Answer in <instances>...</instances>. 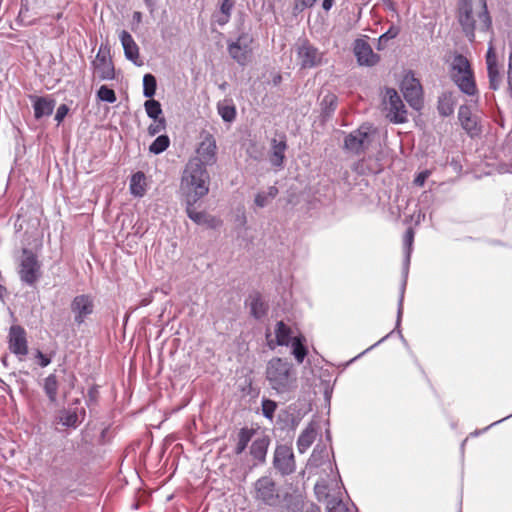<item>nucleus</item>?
<instances>
[{"label": "nucleus", "mask_w": 512, "mask_h": 512, "mask_svg": "<svg viewBox=\"0 0 512 512\" xmlns=\"http://www.w3.org/2000/svg\"><path fill=\"white\" fill-rule=\"evenodd\" d=\"M298 58L302 68H313L321 64L322 53L308 42L298 47Z\"/></svg>", "instance_id": "obj_17"}, {"label": "nucleus", "mask_w": 512, "mask_h": 512, "mask_svg": "<svg viewBox=\"0 0 512 512\" xmlns=\"http://www.w3.org/2000/svg\"><path fill=\"white\" fill-rule=\"evenodd\" d=\"M130 193L135 197H143L146 193V176L142 171L134 173L130 179Z\"/></svg>", "instance_id": "obj_26"}, {"label": "nucleus", "mask_w": 512, "mask_h": 512, "mask_svg": "<svg viewBox=\"0 0 512 512\" xmlns=\"http://www.w3.org/2000/svg\"><path fill=\"white\" fill-rule=\"evenodd\" d=\"M36 358L38 359V364L41 367H46L51 363V358L43 354L41 351H37Z\"/></svg>", "instance_id": "obj_49"}, {"label": "nucleus", "mask_w": 512, "mask_h": 512, "mask_svg": "<svg viewBox=\"0 0 512 512\" xmlns=\"http://www.w3.org/2000/svg\"><path fill=\"white\" fill-rule=\"evenodd\" d=\"M276 408L277 404L275 401L270 399L262 400V413L267 419H273Z\"/></svg>", "instance_id": "obj_44"}, {"label": "nucleus", "mask_w": 512, "mask_h": 512, "mask_svg": "<svg viewBox=\"0 0 512 512\" xmlns=\"http://www.w3.org/2000/svg\"><path fill=\"white\" fill-rule=\"evenodd\" d=\"M334 4V0H323L322 7L324 10L329 11Z\"/></svg>", "instance_id": "obj_55"}, {"label": "nucleus", "mask_w": 512, "mask_h": 512, "mask_svg": "<svg viewBox=\"0 0 512 512\" xmlns=\"http://www.w3.org/2000/svg\"><path fill=\"white\" fill-rule=\"evenodd\" d=\"M323 102L325 104H328L329 108L333 111L335 109V105H336V96L335 95H327L323 99Z\"/></svg>", "instance_id": "obj_52"}, {"label": "nucleus", "mask_w": 512, "mask_h": 512, "mask_svg": "<svg viewBox=\"0 0 512 512\" xmlns=\"http://www.w3.org/2000/svg\"><path fill=\"white\" fill-rule=\"evenodd\" d=\"M35 118L40 119L43 116H49L54 109V102L44 97H36L34 101Z\"/></svg>", "instance_id": "obj_28"}, {"label": "nucleus", "mask_w": 512, "mask_h": 512, "mask_svg": "<svg viewBox=\"0 0 512 512\" xmlns=\"http://www.w3.org/2000/svg\"><path fill=\"white\" fill-rule=\"evenodd\" d=\"M254 434V429H250L247 427L240 429L237 437V444L234 449L236 455H240L245 451L249 442L252 440Z\"/></svg>", "instance_id": "obj_30"}, {"label": "nucleus", "mask_w": 512, "mask_h": 512, "mask_svg": "<svg viewBox=\"0 0 512 512\" xmlns=\"http://www.w3.org/2000/svg\"><path fill=\"white\" fill-rule=\"evenodd\" d=\"M97 96L101 101L114 103L117 98L113 89L109 88L106 85H102L97 91Z\"/></svg>", "instance_id": "obj_42"}, {"label": "nucleus", "mask_w": 512, "mask_h": 512, "mask_svg": "<svg viewBox=\"0 0 512 512\" xmlns=\"http://www.w3.org/2000/svg\"><path fill=\"white\" fill-rule=\"evenodd\" d=\"M216 140L208 134L206 135L196 150V156L189 160H198L201 167L211 166L216 163Z\"/></svg>", "instance_id": "obj_12"}, {"label": "nucleus", "mask_w": 512, "mask_h": 512, "mask_svg": "<svg viewBox=\"0 0 512 512\" xmlns=\"http://www.w3.org/2000/svg\"><path fill=\"white\" fill-rule=\"evenodd\" d=\"M438 111L442 116H449L454 111V98L452 93H443L438 100Z\"/></svg>", "instance_id": "obj_32"}, {"label": "nucleus", "mask_w": 512, "mask_h": 512, "mask_svg": "<svg viewBox=\"0 0 512 512\" xmlns=\"http://www.w3.org/2000/svg\"><path fill=\"white\" fill-rule=\"evenodd\" d=\"M397 35V32L396 31H393L392 29H390L389 31H387L386 33L382 34L380 37H379V49H380V45L382 44V40H390V39H393L395 36Z\"/></svg>", "instance_id": "obj_51"}, {"label": "nucleus", "mask_w": 512, "mask_h": 512, "mask_svg": "<svg viewBox=\"0 0 512 512\" xmlns=\"http://www.w3.org/2000/svg\"><path fill=\"white\" fill-rule=\"evenodd\" d=\"M414 241V231L412 228H409L403 239V245H404V262H403V274H404V281L401 287L400 292V298L398 301V310H397V320H396V329L399 328L401 323V318L403 314V299H404V291H405V285H406V278L409 271V265H410V258L412 253V246Z\"/></svg>", "instance_id": "obj_9"}, {"label": "nucleus", "mask_w": 512, "mask_h": 512, "mask_svg": "<svg viewBox=\"0 0 512 512\" xmlns=\"http://www.w3.org/2000/svg\"><path fill=\"white\" fill-rule=\"evenodd\" d=\"M287 149V144L285 140V136H280L278 138H273L271 141V152H270V163L272 166L276 168H282L285 159V151Z\"/></svg>", "instance_id": "obj_19"}, {"label": "nucleus", "mask_w": 512, "mask_h": 512, "mask_svg": "<svg viewBox=\"0 0 512 512\" xmlns=\"http://www.w3.org/2000/svg\"><path fill=\"white\" fill-rule=\"evenodd\" d=\"M82 414H85V410L82 408L80 411Z\"/></svg>", "instance_id": "obj_62"}, {"label": "nucleus", "mask_w": 512, "mask_h": 512, "mask_svg": "<svg viewBox=\"0 0 512 512\" xmlns=\"http://www.w3.org/2000/svg\"><path fill=\"white\" fill-rule=\"evenodd\" d=\"M405 100L409 105L419 110L422 107V87L420 82L413 75H406L401 84Z\"/></svg>", "instance_id": "obj_13"}, {"label": "nucleus", "mask_w": 512, "mask_h": 512, "mask_svg": "<svg viewBox=\"0 0 512 512\" xmlns=\"http://www.w3.org/2000/svg\"><path fill=\"white\" fill-rule=\"evenodd\" d=\"M390 334H387L386 336H384L383 338H381L378 342H376L375 344H373L372 346H370L369 348H367L365 351H363L362 353H360L358 356H356L353 360L361 357L362 355H364L365 353H367L368 351L372 350L373 348H375L376 346H378L380 343L384 342L388 337H389Z\"/></svg>", "instance_id": "obj_53"}, {"label": "nucleus", "mask_w": 512, "mask_h": 512, "mask_svg": "<svg viewBox=\"0 0 512 512\" xmlns=\"http://www.w3.org/2000/svg\"><path fill=\"white\" fill-rule=\"evenodd\" d=\"M486 65L489 78V87L492 90H498L502 83V76L498 67L496 52L492 44L489 45L486 53Z\"/></svg>", "instance_id": "obj_16"}, {"label": "nucleus", "mask_w": 512, "mask_h": 512, "mask_svg": "<svg viewBox=\"0 0 512 512\" xmlns=\"http://www.w3.org/2000/svg\"><path fill=\"white\" fill-rule=\"evenodd\" d=\"M94 73L100 80H112L115 76L114 66L111 61L109 50L101 46L92 62Z\"/></svg>", "instance_id": "obj_14"}, {"label": "nucleus", "mask_w": 512, "mask_h": 512, "mask_svg": "<svg viewBox=\"0 0 512 512\" xmlns=\"http://www.w3.org/2000/svg\"><path fill=\"white\" fill-rule=\"evenodd\" d=\"M255 498L262 503L275 506L279 502V493L274 480L268 476L259 478L255 482Z\"/></svg>", "instance_id": "obj_11"}, {"label": "nucleus", "mask_w": 512, "mask_h": 512, "mask_svg": "<svg viewBox=\"0 0 512 512\" xmlns=\"http://www.w3.org/2000/svg\"><path fill=\"white\" fill-rule=\"evenodd\" d=\"M41 265L37 256L29 249H23L20 259L19 276L22 282L33 286L40 277Z\"/></svg>", "instance_id": "obj_5"}, {"label": "nucleus", "mask_w": 512, "mask_h": 512, "mask_svg": "<svg viewBox=\"0 0 512 512\" xmlns=\"http://www.w3.org/2000/svg\"><path fill=\"white\" fill-rule=\"evenodd\" d=\"M267 305L259 295L250 297V310L253 317L260 319L267 313Z\"/></svg>", "instance_id": "obj_35"}, {"label": "nucleus", "mask_w": 512, "mask_h": 512, "mask_svg": "<svg viewBox=\"0 0 512 512\" xmlns=\"http://www.w3.org/2000/svg\"><path fill=\"white\" fill-rule=\"evenodd\" d=\"M398 333H399V335H400L401 340H402L403 342H405L404 336L401 334V331H400V330L398 331Z\"/></svg>", "instance_id": "obj_60"}, {"label": "nucleus", "mask_w": 512, "mask_h": 512, "mask_svg": "<svg viewBox=\"0 0 512 512\" xmlns=\"http://www.w3.org/2000/svg\"><path fill=\"white\" fill-rule=\"evenodd\" d=\"M94 308V299L91 295L80 294L75 296L70 303L74 324L81 326L93 314Z\"/></svg>", "instance_id": "obj_8"}, {"label": "nucleus", "mask_w": 512, "mask_h": 512, "mask_svg": "<svg viewBox=\"0 0 512 512\" xmlns=\"http://www.w3.org/2000/svg\"><path fill=\"white\" fill-rule=\"evenodd\" d=\"M165 128H166L165 118L161 117L158 120H154V123L149 125V127H148V134L150 136H155L156 134H158L161 131L165 130Z\"/></svg>", "instance_id": "obj_45"}, {"label": "nucleus", "mask_w": 512, "mask_h": 512, "mask_svg": "<svg viewBox=\"0 0 512 512\" xmlns=\"http://www.w3.org/2000/svg\"><path fill=\"white\" fill-rule=\"evenodd\" d=\"M327 512H352L348 504L343 501L339 495H326Z\"/></svg>", "instance_id": "obj_29"}, {"label": "nucleus", "mask_w": 512, "mask_h": 512, "mask_svg": "<svg viewBox=\"0 0 512 512\" xmlns=\"http://www.w3.org/2000/svg\"><path fill=\"white\" fill-rule=\"evenodd\" d=\"M317 0H295V9L303 11L307 7L313 6Z\"/></svg>", "instance_id": "obj_48"}, {"label": "nucleus", "mask_w": 512, "mask_h": 512, "mask_svg": "<svg viewBox=\"0 0 512 512\" xmlns=\"http://www.w3.org/2000/svg\"><path fill=\"white\" fill-rule=\"evenodd\" d=\"M450 77L451 79L456 78L459 75H467V72L471 71V65L468 59L462 54H455L450 64Z\"/></svg>", "instance_id": "obj_24"}, {"label": "nucleus", "mask_w": 512, "mask_h": 512, "mask_svg": "<svg viewBox=\"0 0 512 512\" xmlns=\"http://www.w3.org/2000/svg\"><path fill=\"white\" fill-rule=\"evenodd\" d=\"M431 175L430 170H424L418 173L414 179V184L416 186L422 187L425 184L427 178Z\"/></svg>", "instance_id": "obj_46"}, {"label": "nucleus", "mask_w": 512, "mask_h": 512, "mask_svg": "<svg viewBox=\"0 0 512 512\" xmlns=\"http://www.w3.org/2000/svg\"><path fill=\"white\" fill-rule=\"evenodd\" d=\"M458 119L461 123L462 128L471 136H474L478 133L479 129L477 127V122L472 117V113L469 107L462 105L458 111Z\"/></svg>", "instance_id": "obj_23"}, {"label": "nucleus", "mask_w": 512, "mask_h": 512, "mask_svg": "<svg viewBox=\"0 0 512 512\" xmlns=\"http://www.w3.org/2000/svg\"><path fill=\"white\" fill-rule=\"evenodd\" d=\"M252 42L253 38L249 34L242 33L235 41L228 42L229 55L239 65H246L252 53Z\"/></svg>", "instance_id": "obj_7"}, {"label": "nucleus", "mask_w": 512, "mask_h": 512, "mask_svg": "<svg viewBox=\"0 0 512 512\" xmlns=\"http://www.w3.org/2000/svg\"><path fill=\"white\" fill-rule=\"evenodd\" d=\"M120 41L128 60L136 63L139 57V49L131 34L125 30L120 33Z\"/></svg>", "instance_id": "obj_22"}, {"label": "nucleus", "mask_w": 512, "mask_h": 512, "mask_svg": "<svg viewBox=\"0 0 512 512\" xmlns=\"http://www.w3.org/2000/svg\"><path fill=\"white\" fill-rule=\"evenodd\" d=\"M234 5L235 0H223L220 4L219 10L212 16L213 22L217 23L219 26L226 25L230 20Z\"/></svg>", "instance_id": "obj_25"}, {"label": "nucleus", "mask_w": 512, "mask_h": 512, "mask_svg": "<svg viewBox=\"0 0 512 512\" xmlns=\"http://www.w3.org/2000/svg\"><path fill=\"white\" fill-rule=\"evenodd\" d=\"M324 488H325L324 486H321V485H319V484H316V486H315V491H316V493H317V494H319V493H320V490H321V489H324Z\"/></svg>", "instance_id": "obj_59"}, {"label": "nucleus", "mask_w": 512, "mask_h": 512, "mask_svg": "<svg viewBox=\"0 0 512 512\" xmlns=\"http://www.w3.org/2000/svg\"><path fill=\"white\" fill-rule=\"evenodd\" d=\"M508 84L509 87H512V52L509 55V63H508Z\"/></svg>", "instance_id": "obj_54"}, {"label": "nucleus", "mask_w": 512, "mask_h": 512, "mask_svg": "<svg viewBox=\"0 0 512 512\" xmlns=\"http://www.w3.org/2000/svg\"><path fill=\"white\" fill-rule=\"evenodd\" d=\"M316 437L315 427L310 424L308 425L299 435L297 439V449L300 453H305L307 449L312 445Z\"/></svg>", "instance_id": "obj_27"}, {"label": "nucleus", "mask_w": 512, "mask_h": 512, "mask_svg": "<svg viewBox=\"0 0 512 512\" xmlns=\"http://www.w3.org/2000/svg\"><path fill=\"white\" fill-rule=\"evenodd\" d=\"M305 512H321L320 509L314 505H311L309 508L305 510Z\"/></svg>", "instance_id": "obj_56"}, {"label": "nucleus", "mask_w": 512, "mask_h": 512, "mask_svg": "<svg viewBox=\"0 0 512 512\" xmlns=\"http://www.w3.org/2000/svg\"><path fill=\"white\" fill-rule=\"evenodd\" d=\"M59 420L63 426L76 427L79 423L78 409H67L62 411Z\"/></svg>", "instance_id": "obj_37"}, {"label": "nucleus", "mask_w": 512, "mask_h": 512, "mask_svg": "<svg viewBox=\"0 0 512 512\" xmlns=\"http://www.w3.org/2000/svg\"><path fill=\"white\" fill-rule=\"evenodd\" d=\"M5 292H6L5 287L0 284V298H2L4 296Z\"/></svg>", "instance_id": "obj_58"}, {"label": "nucleus", "mask_w": 512, "mask_h": 512, "mask_svg": "<svg viewBox=\"0 0 512 512\" xmlns=\"http://www.w3.org/2000/svg\"><path fill=\"white\" fill-rule=\"evenodd\" d=\"M43 389L50 402H55L58 391V381L55 374H50L44 379Z\"/></svg>", "instance_id": "obj_36"}, {"label": "nucleus", "mask_w": 512, "mask_h": 512, "mask_svg": "<svg viewBox=\"0 0 512 512\" xmlns=\"http://www.w3.org/2000/svg\"><path fill=\"white\" fill-rule=\"evenodd\" d=\"M145 111L149 118L153 120L160 119V115L162 114V108L159 101L154 99H148L144 103Z\"/></svg>", "instance_id": "obj_41"}, {"label": "nucleus", "mask_w": 512, "mask_h": 512, "mask_svg": "<svg viewBox=\"0 0 512 512\" xmlns=\"http://www.w3.org/2000/svg\"><path fill=\"white\" fill-rule=\"evenodd\" d=\"M305 338L303 336L294 337L291 341L292 354L296 361L300 364L304 361L307 355V348L304 344Z\"/></svg>", "instance_id": "obj_34"}, {"label": "nucleus", "mask_w": 512, "mask_h": 512, "mask_svg": "<svg viewBox=\"0 0 512 512\" xmlns=\"http://www.w3.org/2000/svg\"><path fill=\"white\" fill-rule=\"evenodd\" d=\"M273 465L283 476L295 472L296 462L292 448L287 445H278L274 452Z\"/></svg>", "instance_id": "obj_10"}, {"label": "nucleus", "mask_w": 512, "mask_h": 512, "mask_svg": "<svg viewBox=\"0 0 512 512\" xmlns=\"http://www.w3.org/2000/svg\"><path fill=\"white\" fill-rule=\"evenodd\" d=\"M479 11L476 13L471 6V4L462 0L460 6V15L459 21L463 27V30L466 36L472 40L474 38V30L478 29L480 31H487L491 26V18L489 16L486 1L478 0Z\"/></svg>", "instance_id": "obj_3"}, {"label": "nucleus", "mask_w": 512, "mask_h": 512, "mask_svg": "<svg viewBox=\"0 0 512 512\" xmlns=\"http://www.w3.org/2000/svg\"><path fill=\"white\" fill-rule=\"evenodd\" d=\"M383 104L384 109L387 112L386 116L391 122L404 123L407 120L405 105L396 90H386Z\"/></svg>", "instance_id": "obj_6"}, {"label": "nucleus", "mask_w": 512, "mask_h": 512, "mask_svg": "<svg viewBox=\"0 0 512 512\" xmlns=\"http://www.w3.org/2000/svg\"><path fill=\"white\" fill-rule=\"evenodd\" d=\"M9 350L22 360L28 353L26 331L19 325H13L8 334Z\"/></svg>", "instance_id": "obj_15"}, {"label": "nucleus", "mask_w": 512, "mask_h": 512, "mask_svg": "<svg viewBox=\"0 0 512 512\" xmlns=\"http://www.w3.org/2000/svg\"><path fill=\"white\" fill-rule=\"evenodd\" d=\"M68 111H69V109H68V107L65 104L60 105L57 108L56 115H55V120L58 123H61L63 121V119L66 117Z\"/></svg>", "instance_id": "obj_47"}, {"label": "nucleus", "mask_w": 512, "mask_h": 512, "mask_svg": "<svg viewBox=\"0 0 512 512\" xmlns=\"http://www.w3.org/2000/svg\"><path fill=\"white\" fill-rule=\"evenodd\" d=\"M170 145V139L167 135H159L149 146V152L155 155L164 152Z\"/></svg>", "instance_id": "obj_39"}, {"label": "nucleus", "mask_w": 512, "mask_h": 512, "mask_svg": "<svg viewBox=\"0 0 512 512\" xmlns=\"http://www.w3.org/2000/svg\"><path fill=\"white\" fill-rule=\"evenodd\" d=\"M354 53L357 61L362 66H374L379 61L371 46L363 39H357L354 43Z\"/></svg>", "instance_id": "obj_18"}, {"label": "nucleus", "mask_w": 512, "mask_h": 512, "mask_svg": "<svg viewBox=\"0 0 512 512\" xmlns=\"http://www.w3.org/2000/svg\"><path fill=\"white\" fill-rule=\"evenodd\" d=\"M196 203L197 202H185L186 213L188 217L196 224H204L207 221V214L202 211H197L195 208Z\"/></svg>", "instance_id": "obj_38"}, {"label": "nucleus", "mask_w": 512, "mask_h": 512, "mask_svg": "<svg viewBox=\"0 0 512 512\" xmlns=\"http://www.w3.org/2000/svg\"><path fill=\"white\" fill-rule=\"evenodd\" d=\"M218 112L225 122H231L235 119L236 110L234 106L220 105L218 106Z\"/></svg>", "instance_id": "obj_43"}, {"label": "nucleus", "mask_w": 512, "mask_h": 512, "mask_svg": "<svg viewBox=\"0 0 512 512\" xmlns=\"http://www.w3.org/2000/svg\"><path fill=\"white\" fill-rule=\"evenodd\" d=\"M275 336L277 344L280 346H287L292 341L291 329L283 321L277 322Z\"/></svg>", "instance_id": "obj_33"}, {"label": "nucleus", "mask_w": 512, "mask_h": 512, "mask_svg": "<svg viewBox=\"0 0 512 512\" xmlns=\"http://www.w3.org/2000/svg\"><path fill=\"white\" fill-rule=\"evenodd\" d=\"M510 417H512V413H511L510 415H508V416H506V417H504V418H502V419L498 420V421L493 422L492 424H490L489 426L485 427V428H484V429H482V430H476V431H474L473 433H471V436H478V435H480L481 433L486 432L489 428H491V427H493V426H495V425H497V424H499V423L503 422L504 420H506V419H508V418H510Z\"/></svg>", "instance_id": "obj_50"}, {"label": "nucleus", "mask_w": 512, "mask_h": 512, "mask_svg": "<svg viewBox=\"0 0 512 512\" xmlns=\"http://www.w3.org/2000/svg\"><path fill=\"white\" fill-rule=\"evenodd\" d=\"M141 17H142L141 12H138V11L134 12V14H133V19L134 20H136L137 22H140L141 21Z\"/></svg>", "instance_id": "obj_57"}, {"label": "nucleus", "mask_w": 512, "mask_h": 512, "mask_svg": "<svg viewBox=\"0 0 512 512\" xmlns=\"http://www.w3.org/2000/svg\"><path fill=\"white\" fill-rule=\"evenodd\" d=\"M157 81L154 75L147 73L143 77V95L151 99L156 92Z\"/></svg>", "instance_id": "obj_40"}, {"label": "nucleus", "mask_w": 512, "mask_h": 512, "mask_svg": "<svg viewBox=\"0 0 512 512\" xmlns=\"http://www.w3.org/2000/svg\"><path fill=\"white\" fill-rule=\"evenodd\" d=\"M316 449L313 450L312 458L315 457Z\"/></svg>", "instance_id": "obj_61"}, {"label": "nucleus", "mask_w": 512, "mask_h": 512, "mask_svg": "<svg viewBox=\"0 0 512 512\" xmlns=\"http://www.w3.org/2000/svg\"><path fill=\"white\" fill-rule=\"evenodd\" d=\"M374 130L369 125H362L345 136L344 149L353 155H361L369 148Z\"/></svg>", "instance_id": "obj_4"}, {"label": "nucleus", "mask_w": 512, "mask_h": 512, "mask_svg": "<svg viewBox=\"0 0 512 512\" xmlns=\"http://www.w3.org/2000/svg\"><path fill=\"white\" fill-rule=\"evenodd\" d=\"M278 188L270 186L266 191H260L255 195L254 204L259 208L268 206L273 199L278 195Z\"/></svg>", "instance_id": "obj_31"}, {"label": "nucleus", "mask_w": 512, "mask_h": 512, "mask_svg": "<svg viewBox=\"0 0 512 512\" xmlns=\"http://www.w3.org/2000/svg\"><path fill=\"white\" fill-rule=\"evenodd\" d=\"M270 445V438L266 435L257 436L251 446H250V454L251 456L260 463H264L268 451V447Z\"/></svg>", "instance_id": "obj_20"}, {"label": "nucleus", "mask_w": 512, "mask_h": 512, "mask_svg": "<svg viewBox=\"0 0 512 512\" xmlns=\"http://www.w3.org/2000/svg\"><path fill=\"white\" fill-rule=\"evenodd\" d=\"M452 81L457 85L461 92L468 96H474L478 92L472 70L467 72V75H459L452 79Z\"/></svg>", "instance_id": "obj_21"}, {"label": "nucleus", "mask_w": 512, "mask_h": 512, "mask_svg": "<svg viewBox=\"0 0 512 512\" xmlns=\"http://www.w3.org/2000/svg\"><path fill=\"white\" fill-rule=\"evenodd\" d=\"M210 174L198 160H189L182 172L180 192L184 202H198L209 193Z\"/></svg>", "instance_id": "obj_1"}, {"label": "nucleus", "mask_w": 512, "mask_h": 512, "mask_svg": "<svg viewBox=\"0 0 512 512\" xmlns=\"http://www.w3.org/2000/svg\"><path fill=\"white\" fill-rule=\"evenodd\" d=\"M266 379L278 395L288 397L297 388V374L292 363L279 357L268 362Z\"/></svg>", "instance_id": "obj_2"}]
</instances>
